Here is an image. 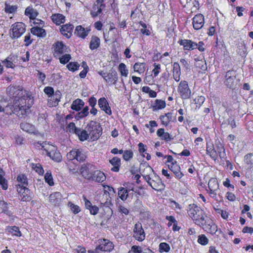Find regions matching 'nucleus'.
<instances>
[{
    "label": "nucleus",
    "mask_w": 253,
    "mask_h": 253,
    "mask_svg": "<svg viewBox=\"0 0 253 253\" xmlns=\"http://www.w3.org/2000/svg\"><path fill=\"white\" fill-rule=\"evenodd\" d=\"M3 172V169L0 168V173ZM0 185L1 188L4 190H6L8 188L7 180L5 179L4 176L0 173Z\"/></svg>",
    "instance_id": "53"
},
{
    "label": "nucleus",
    "mask_w": 253,
    "mask_h": 253,
    "mask_svg": "<svg viewBox=\"0 0 253 253\" xmlns=\"http://www.w3.org/2000/svg\"><path fill=\"white\" fill-rule=\"evenodd\" d=\"M209 239L205 234H200L198 236L197 243L202 246H206L209 243Z\"/></svg>",
    "instance_id": "56"
},
{
    "label": "nucleus",
    "mask_w": 253,
    "mask_h": 253,
    "mask_svg": "<svg viewBox=\"0 0 253 253\" xmlns=\"http://www.w3.org/2000/svg\"><path fill=\"white\" fill-rule=\"evenodd\" d=\"M68 206L70 207L71 211H73L74 214H77L81 211V208L77 205H75L71 202H69L68 204Z\"/></svg>",
    "instance_id": "58"
},
{
    "label": "nucleus",
    "mask_w": 253,
    "mask_h": 253,
    "mask_svg": "<svg viewBox=\"0 0 253 253\" xmlns=\"http://www.w3.org/2000/svg\"><path fill=\"white\" fill-rule=\"evenodd\" d=\"M134 72L139 74L143 73L145 70L144 64L136 62L133 66Z\"/></svg>",
    "instance_id": "55"
},
{
    "label": "nucleus",
    "mask_w": 253,
    "mask_h": 253,
    "mask_svg": "<svg viewBox=\"0 0 253 253\" xmlns=\"http://www.w3.org/2000/svg\"><path fill=\"white\" fill-rule=\"evenodd\" d=\"M48 198L50 203L55 206H58L61 202L62 195L60 192H55L51 193Z\"/></svg>",
    "instance_id": "24"
},
{
    "label": "nucleus",
    "mask_w": 253,
    "mask_h": 253,
    "mask_svg": "<svg viewBox=\"0 0 253 253\" xmlns=\"http://www.w3.org/2000/svg\"><path fill=\"white\" fill-rule=\"evenodd\" d=\"M103 187L104 194L105 195H110L111 193H115L114 189L112 186L104 184H101Z\"/></svg>",
    "instance_id": "60"
},
{
    "label": "nucleus",
    "mask_w": 253,
    "mask_h": 253,
    "mask_svg": "<svg viewBox=\"0 0 253 253\" xmlns=\"http://www.w3.org/2000/svg\"><path fill=\"white\" fill-rule=\"evenodd\" d=\"M178 43L183 46L185 50H193L196 49V42L187 39H181L178 41Z\"/></svg>",
    "instance_id": "20"
},
{
    "label": "nucleus",
    "mask_w": 253,
    "mask_h": 253,
    "mask_svg": "<svg viewBox=\"0 0 253 253\" xmlns=\"http://www.w3.org/2000/svg\"><path fill=\"white\" fill-rule=\"evenodd\" d=\"M193 28L195 30H201L205 25V17L202 14H197L192 19Z\"/></svg>",
    "instance_id": "15"
},
{
    "label": "nucleus",
    "mask_w": 253,
    "mask_h": 253,
    "mask_svg": "<svg viewBox=\"0 0 253 253\" xmlns=\"http://www.w3.org/2000/svg\"><path fill=\"white\" fill-rule=\"evenodd\" d=\"M17 191L19 195V199L23 202H29L31 200L32 197L30 195V190L24 185L17 184L16 185Z\"/></svg>",
    "instance_id": "10"
},
{
    "label": "nucleus",
    "mask_w": 253,
    "mask_h": 253,
    "mask_svg": "<svg viewBox=\"0 0 253 253\" xmlns=\"http://www.w3.org/2000/svg\"><path fill=\"white\" fill-rule=\"evenodd\" d=\"M55 58L59 60L61 64L65 65L69 63V61L71 59V56L70 54L66 53Z\"/></svg>",
    "instance_id": "44"
},
{
    "label": "nucleus",
    "mask_w": 253,
    "mask_h": 253,
    "mask_svg": "<svg viewBox=\"0 0 253 253\" xmlns=\"http://www.w3.org/2000/svg\"><path fill=\"white\" fill-rule=\"evenodd\" d=\"M17 9V5H11L7 2L4 3V11L8 14H12L15 13Z\"/></svg>",
    "instance_id": "47"
},
{
    "label": "nucleus",
    "mask_w": 253,
    "mask_h": 253,
    "mask_svg": "<svg viewBox=\"0 0 253 253\" xmlns=\"http://www.w3.org/2000/svg\"><path fill=\"white\" fill-rule=\"evenodd\" d=\"M170 250V247L169 244L166 242H161L159 245L158 251L160 253L164 252L169 253Z\"/></svg>",
    "instance_id": "48"
},
{
    "label": "nucleus",
    "mask_w": 253,
    "mask_h": 253,
    "mask_svg": "<svg viewBox=\"0 0 253 253\" xmlns=\"http://www.w3.org/2000/svg\"><path fill=\"white\" fill-rule=\"evenodd\" d=\"M44 180L50 186H52L54 184L51 172H46L44 174Z\"/></svg>",
    "instance_id": "59"
},
{
    "label": "nucleus",
    "mask_w": 253,
    "mask_h": 253,
    "mask_svg": "<svg viewBox=\"0 0 253 253\" xmlns=\"http://www.w3.org/2000/svg\"><path fill=\"white\" fill-rule=\"evenodd\" d=\"M208 187L205 190L208 193L209 196L217 201L218 192H219V184L216 177H211L209 180Z\"/></svg>",
    "instance_id": "7"
},
{
    "label": "nucleus",
    "mask_w": 253,
    "mask_h": 253,
    "mask_svg": "<svg viewBox=\"0 0 253 253\" xmlns=\"http://www.w3.org/2000/svg\"><path fill=\"white\" fill-rule=\"evenodd\" d=\"M6 231L13 236L20 237L22 236L21 232L19 230L18 226H7Z\"/></svg>",
    "instance_id": "38"
},
{
    "label": "nucleus",
    "mask_w": 253,
    "mask_h": 253,
    "mask_svg": "<svg viewBox=\"0 0 253 253\" xmlns=\"http://www.w3.org/2000/svg\"><path fill=\"white\" fill-rule=\"evenodd\" d=\"M89 112H88V107H84L82 111L79 112L76 115H75V119L77 120L83 119V118L87 116Z\"/></svg>",
    "instance_id": "45"
},
{
    "label": "nucleus",
    "mask_w": 253,
    "mask_h": 253,
    "mask_svg": "<svg viewBox=\"0 0 253 253\" xmlns=\"http://www.w3.org/2000/svg\"><path fill=\"white\" fill-rule=\"evenodd\" d=\"M25 14L26 16H29L30 19H34L36 15L34 14V10L30 7H27L25 11Z\"/></svg>",
    "instance_id": "64"
},
{
    "label": "nucleus",
    "mask_w": 253,
    "mask_h": 253,
    "mask_svg": "<svg viewBox=\"0 0 253 253\" xmlns=\"http://www.w3.org/2000/svg\"><path fill=\"white\" fill-rule=\"evenodd\" d=\"M133 237L139 242H142L144 240L145 233L141 223L139 222L135 223L133 229Z\"/></svg>",
    "instance_id": "9"
},
{
    "label": "nucleus",
    "mask_w": 253,
    "mask_h": 253,
    "mask_svg": "<svg viewBox=\"0 0 253 253\" xmlns=\"http://www.w3.org/2000/svg\"><path fill=\"white\" fill-rule=\"evenodd\" d=\"M78 137L79 140L84 141L86 140L89 137V134L86 129H79L78 133H75Z\"/></svg>",
    "instance_id": "41"
},
{
    "label": "nucleus",
    "mask_w": 253,
    "mask_h": 253,
    "mask_svg": "<svg viewBox=\"0 0 253 253\" xmlns=\"http://www.w3.org/2000/svg\"><path fill=\"white\" fill-rule=\"evenodd\" d=\"M32 169L35 171L39 175H43L44 170L43 169L42 167V165L39 163L38 164H31Z\"/></svg>",
    "instance_id": "51"
},
{
    "label": "nucleus",
    "mask_w": 253,
    "mask_h": 253,
    "mask_svg": "<svg viewBox=\"0 0 253 253\" xmlns=\"http://www.w3.org/2000/svg\"><path fill=\"white\" fill-rule=\"evenodd\" d=\"M207 155L214 162H216L218 158V153L214 148L213 144L211 142H208L206 146Z\"/></svg>",
    "instance_id": "21"
},
{
    "label": "nucleus",
    "mask_w": 253,
    "mask_h": 253,
    "mask_svg": "<svg viewBox=\"0 0 253 253\" xmlns=\"http://www.w3.org/2000/svg\"><path fill=\"white\" fill-rule=\"evenodd\" d=\"M118 69L122 77H127L129 74V71L126 68V65L125 63H121L119 64Z\"/></svg>",
    "instance_id": "42"
},
{
    "label": "nucleus",
    "mask_w": 253,
    "mask_h": 253,
    "mask_svg": "<svg viewBox=\"0 0 253 253\" xmlns=\"http://www.w3.org/2000/svg\"><path fill=\"white\" fill-rule=\"evenodd\" d=\"M17 56L12 54H10L4 60H2V63L7 68L14 69L15 67V65L14 64L13 62L15 61Z\"/></svg>",
    "instance_id": "27"
},
{
    "label": "nucleus",
    "mask_w": 253,
    "mask_h": 253,
    "mask_svg": "<svg viewBox=\"0 0 253 253\" xmlns=\"http://www.w3.org/2000/svg\"><path fill=\"white\" fill-rule=\"evenodd\" d=\"M118 74L116 71L111 70L107 73V76L105 77V82L110 85L116 84L118 81Z\"/></svg>",
    "instance_id": "23"
},
{
    "label": "nucleus",
    "mask_w": 253,
    "mask_h": 253,
    "mask_svg": "<svg viewBox=\"0 0 253 253\" xmlns=\"http://www.w3.org/2000/svg\"><path fill=\"white\" fill-rule=\"evenodd\" d=\"M172 66V73L173 79L176 82H178L180 80V76L181 75L179 64L178 62H174Z\"/></svg>",
    "instance_id": "29"
},
{
    "label": "nucleus",
    "mask_w": 253,
    "mask_h": 253,
    "mask_svg": "<svg viewBox=\"0 0 253 253\" xmlns=\"http://www.w3.org/2000/svg\"><path fill=\"white\" fill-rule=\"evenodd\" d=\"M84 106V102L82 99H76L73 101L72 105H71V109L76 111H79L82 110Z\"/></svg>",
    "instance_id": "37"
},
{
    "label": "nucleus",
    "mask_w": 253,
    "mask_h": 253,
    "mask_svg": "<svg viewBox=\"0 0 253 253\" xmlns=\"http://www.w3.org/2000/svg\"><path fill=\"white\" fill-rule=\"evenodd\" d=\"M165 158L167 160L166 165L168 167L169 170L173 172L176 178L179 180L184 176L183 173L181 171V168L177 162L174 160L173 157L169 155H165Z\"/></svg>",
    "instance_id": "4"
},
{
    "label": "nucleus",
    "mask_w": 253,
    "mask_h": 253,
    "mask_svg": "<svg viewBox=\"0 0 253 253\" xmlns=\"http://www.w3.org/2000/svg\"><path fill=\"white\" fill-rule=\"evenodd\" d=\"M16 179L19 183L18 184H21V185H24L25 187L27 186L29 184L28 179L25 174H19L17 176Z\"/></svg>",
    "instance_id": "43"
},
{
    "label": "nucleus",
    "mask_w": 253,
    "mask_h": 253,
    "mask_svg": "<svg viewBox=\"0 0 253 253\" xmlns=\"http://www.w3.org/2000/svg\"><path fill=\"white\" fill-rule=\"evenodd\" d=\"M109 163L113 166L111 169L112 171L118 172L121 165V159L119 157H113L111 160H109Z\"/></svg>",
    "instance_id": "33"
},
{
    "label": "nucleus",
    "mask_w": 253,
    "mask_h": 253,
    "mask_svg": "<svg viewBox=\"0 0 253 253\" xmlns=\"http://www.w3.org/2000/svg\"><path fill=\"white\" fill-rule=\"evenodd\" d=\"M51 21L56 26H61L65 22V16L60 13L52 14L50 17Z\"/></svg>",
    "instance_id": "25"
},
{
    "label": "nucleus",
    "mask_w": 253,
    "mask_h": 253,
    "mask_svg": "<svg viewBox=\"0 0 253 253\" xmlns=\"http://www.w3.org/2000/svg\"><path fill=\"white\" fill-rule=\"evenodd\" d=\"M47 103L49 107H56L60 101L61 98V91L57 90L55 91V94L50 96H47Z\"/></svg>",
    "instance_id": "18"
},
{
    "label": "nucleus",
    "mask_w": 253,
    "mask_h": 253,
    "mask_svg": "<svg viewBox=\"0 0 253 253\" xmlns=\"http://www.w3.org/2000/svg\"><path fill=\"white\" fill-rule=\"evenodd\" d=\"M102 128L101 126L99 127V128H96V129H94L91 132H89V135L91 136V139L92 141H94L98 139L101 134Z\"/></svg>",
    "instance_id": "46"
},
{
    "label": "nucleus",
    "mask_w": 253,
    "mask_h": 253,
    "mask_svg": "<svg viewBox=\"0 0 253 253\" xmlns=\"http://www.w3.org/2000/svg\"><path fill=\"white\" fill-rule=\"evenodd\" d=\"M98 106L101 110L105 112L108 115H112V112L109 106L107 99L105 97H101L98 100Z\"/></svg>",
    "instance_id": "22"
},
{
    "label": "nucleus",
    "mask_w": 253,
    "mask_h": 253,
    "mask_svg": "<svg viewBox=\"0 0 253 253\" xmlns=\"http://www.w3.org/2000/svg\"><path fill=\"white\" fill-rule=\"evenodd\" d=\"M177 91L180 98L182 100L191 98L192 91L186 81L182 80L180 82L177 87Z\"/></svg>",
    "instance_id": "8"
},
{
    "label": "nucleus",
    "mask_w": 253,
    "mask_h": 253,
    "mask_svg": "<svg viewBox=\"0 0 253 253\" xmlns=\"http://www.w3.org/2000/svg\"><path fill=\"white\" fill-rule=\"evenodd\" d=\"M80 172L82 175L87 180H89L91 178L92 172L89 171L87 165L84 164L82 166L80 169Z\"/></svg>",
    "instance_id": "36"
},
{
    "label": "nucleus",
    "mask_w": 253,
    "mask_h": 253,
    "mask_svg": "<svg viewBox=\"0 0 253 253\" xmlns=\"http://www.w3.org/2000/svg\"><path fill=\"white\" fill-rule=\"evenodd\" d=\"M74 29L73 24L68 23L60 26L59 31L62 36L69 39L72 37Z\"/></svg>",
    "instance_id": "14"
},
{
    "label": "nucleus",
    "mask_w": 253,
    "mask_h": 253,
    "mask_svg": "<svg viewBox=\"0 0 253 253\" xmlns=\"http://www.w3.org/2000/svg\"><path fill=\"white\" fill-rule=\"evenodd\" d=\"M90 30L91 29L89 27L85 28L83 26L79 25L75 27L74 34L79 38L84 39L87 37Z\"/></svg>",
    "instance_id": "19"
},
{
    "label": "nucleus",
    "mask_w": 253,
    "mask_h": 253,
    "mask_svg": "<svg viewBox=\"0 0 253 253\" xmlns=\"http://www.w3.org/2000/svg\"><path fill=\"white\" fill-rule=\"evenodd\" d=\"M122 154L123 159L126 162L130 161V159L133 157L134 155L133 152L131 149L123 151V153Z\"/></svg>",
    "instance_id": "52"
},
{
    "label": "nucleus",
    "mask_w": 253,
    "mask_h": 253,
    "mask_svg": "<svg viewBox=\"0 0 253 253\" xmlns=\"http://www.w3.org/2000/svg\"><path fill=\"white\" fill-rule=\"evenodd\" d=\"M166 107V103L165 101L160 99H156L155 101V103L152 104L151 106L153 111H157L163 109Z\"/></svg>",
    "instance_id": "30"
},
{
    "label": "nucleus",
    "mask_w": 253,
    "mask_h": 253,
    "mask_svg": "<svg viewBox=\"0 0 253 253\" xmlns=\"http://www.w3.org/2000/svg\"><path fill=\"white\" fill-rule=\"evenodd\" d=\"M0 100V112H3L6 115L15 114L18 118H25L30 111V109L33 105V99L31 98L29 92L23 89L16 91V95L14 96L13 105L7 104Z\"/></svg>",
    "instance_id": "1"
},
{
    "label": "nucleus",
    "mask_w": 253,
    "mask_h": 253,
    "mask_svg": "<svg viewBox=\"0 0 253 253\" xmlns=\"http://www.w3.org/2000/svg\"><path fill=\"white\" fill-rule=\"evenodd\" d=\"M69 161L77 160L79 162H83L85 161L86 156L83 154L80 149H73L66 155Z\"/></svg>",
    "instance_id": "11"
},
{
    "label": "nucleus",
    "mask_w": 253,
    "mask_h": 253,
    "mask_svg": "<svg viewBox=\"0 0 253 253\" xmlns=\"http://www.w3.org/2000/svg\"><path fill=\"white\" fill-rule=\"evenodd\" d=\"M205 100V98L204 96H198L194 100L196 107L200 108L203 104Z\"/></svg>",
    "instance_id": "61"
},
{
    "label": "nucleus",
    "mask_w": 253,
    "mask_h": 253,
    "mask_svg": "<svg viewBox=\"0 0 253 253\" xmlns=\"http://www.w3.org/2000/svg\"><path fill=\"white\" fill-rule=\"evenodd\" d=\"M66 128H67V131L72 134H77L80 129L76 126L74 122H70Z\"/></svg>",
    "instance_id": "54"
},
{
    "label": "nucleus",
    "mask_w": 253,
    "mask_h": 253,
    "mask_svg": "<svg viewBox=\"0 0 253 253\" xmlns=\"http://www.w3.org/2000/svg\"><path fill=\"white\" fill-rule=\"evenodd\" d=\"M244 163L247 167L248 169L251 170L253 169V154L247 153L244 156Z\"/></svg>",
    "instance_id": "32"
},
{
    "label": "nucleus",
    "mask_w": 253,
    "mask_h": 253,
    "mask_svg": "<svg viewBox=\"0 0 253 253\" xmlns=\"http://www.w3.org/2000/svg\"><path fill=\"white\" fill-rule=\"evenodd\" d=\"M98 243L99 244L97 247L100 249V251L101 252H110L113 250V243L107 239H99Z\"/></svg>",
    "instance_id": "16"
},
{
    "label": "nucleus",
    "mask_w": 253,
    "mask_h": 253,
    "mask_svg": "<svg viewBox=\"0 0 253 253\" xmlns=\"http://www.w3.org/2000/svg\"><path fill=\"white\" fill-rule=\"evenodd\" d=\"M100 126L97 124V123L94 121H91L87 124L86 126V130L88 133L91 132V131L96 129V128H99Z\"/></svg>",
    "instance_id": "50"
},
{
    "label": "nucleus",
    "mask_w": 253,
    "mask_h": 253,
    "mask_svg": "<svg viewBox=\"0 0 253 253\" xmlns=\"http://www.w3.org/2000/svg\"><path fill=\"white\" fill-rule=\"evenodd\" d=\"M25 31V24L22 22H16L11 26L9 29V36L12 39H17L21 37Z\"/></svg>",
    "instance_id": "6"
},
{
    "label": "nucleus",
    "mask_w": 253,
    "mask_h": 253,
    "mask_svg": "<svg viewBox=\"0 0 253 253\" xmlns=\"http://www.w3.org/2000/svg\"><path fill=\"white\" fill-rule=\"evenodd\" d=\"M143 251L141 246L134 245L131 247L130 251L128 253H143Z\"/></svg>",
    "instance_id": "62"
},
{
    "label": "nucleus",
    "mask_w": 253,
    "mask_h": 253,
    "mask_svg": "<svg viewBox=\"0 0 253 253\" xmlns=\"http://www.w3.org/2000/svg\"><path fill=\"white\" fill-rule=\"evenodd\" d=\"M65 45L62 42L57 41L53 44V56L54 57L60 56L64 54L65 50Z\"/></svg>",
    "instance_id": "17"
},
{
    "label": "nucleus",
    "mask_w": 253,
    "mask_h": 253,
    "mask_svg": "<svg viewBox=\"0 0 253 253\" xmlns=\"http://www.w3.org/2000/svg\"><path fill=\"white\" fill-rule=\"evenodd\" d=\"M160 120L162 125L165 126H169L170 122L172 119V115L171 113L168 112L165 115H161L160 116Z\"/></svg>",
    "instance_id": "34"
},
{
    "label": "nucleus",
    "mask_w": 253,
    "mask_h": 253,
    "mask_svg": "<svg viewBox=\"0 0 253 253\" xmlns=\"http://www.w3.org/2000/svg\"><path fill=\"white\" fill-rule=\"evenodd\" d=\"M80 64L77 62H70L66 65V68L73 73L78 70Z\"/></svg>",
    "instance_id": "49"
},
{
    "label": "nucleus",
    "mask_w": 253,
    "mask_h": 253,
    "mask_svg": "<svg viewBox=\"0 0 253 253\" xmlns=\"http://www.w3.org/2000/svg\"><path fill=\"white\" fill-rule=\"evenodd\" d=\"M170 207L174 209L177 212H180L182 210V207L181 205L178 203L177 202L172 200L170 201Z\"/></svg>",
    "instance_id": "57"
},
{
    "label": "nucleus",
    "mask_w": 253,
    "mask_h": 253,
    "mask_svg": "<svg viewBox=\"0 0 253 253\" xmlns=\"http://www.w3.org/2000/svg\"><path fill=\"white\" fill-rule=\"evenodd\" d=\"M153 66H154V68L152 70V72L153 76H154L155 77H156L158 76L159 73L161 72V64L155 63L153 64Z\"/></svg>",
    "instance_id": "63"
},
{
    "label": "nucleus",
    "mask_w": 253,
    "mask_h": 253,
    "mask_svg": "<svg viewBox=\"0 0 253 253\" xmlns=\"http://www.w3.org/2000/svg\"><path fill=\"white\" fill-rule=\"evenodd\" d=\"M187 215L197 225L201 227L207 233L212 235H216L217 232H221V229L218 230L217 225L214 223L204 211V209L196 204H190L186 208Z\"/></svg>",
    "instance_id": "2"
},
{
    "label": "nucleus",
    "mask_w": 253,
    "mask_h": 253,
    "mask_svg": "<svg viewBox=\"0 0 253 253\" xmlns=\"http://www.w3.org/2000/svg\"><path fill=\"white\" fill-rule=\"evenodd\" d=\"M105 7L104 0H96L90 11L91 17L94 18L101 14Z\"/></svg>",
    "instance_id": "12"
},
{
    "label": "nucleus",
    "mask_w": 253,
    "mask_h": 253,
    "mask_svg": "<svg viewBox=\"0 0 253 253\" xmlns=\"http://www.w3.org/2000/svg\"><path fill=\"white\" fill-rule=\"evenodd\" d=\"M31 33L38 37H45L46 36V31L42 27H39L38 26L31 28Z\"/></svg>",
    "instance_id": "31"
},
{
    "label": "nucleus",
    "mask_w": 253,
    "mask_h": 253,
    "mask_svg": "<svg viewBox=\"0 0 253 253\" xmlns=\"http://www.w3.org/2000/svg\"><path fill=\"white\" fill-rule=\"evenodd\" d=\"M106 180V176L104 172L96 170L92 172L91 178L89 180H94L97 182H102Z\"/></svg>",
    "instance_id": "26"
},
{
    "label": "nucleus",
    "mask_w": 253,
    "mask_h": 253,
    "mask_svg": "<svg viewBox=\"0 0 253 253\" xmlns=\"http://www.w3.org/2000/svg\"><path fill=\"white\" fill-rule=\"evenodd\" d=\"M20 127L22 130L30 133L34 132L35 126L34 125L27 122H22L20 124Z\"/></svg>",
    "instance_id": "39"
},
{
    "label": "nucleus",
    "mask_w": 253,
    "mask_h": 253,
    "mask_svg": "<svg viewBox=\"0 0 253 253\" xmlns=\"http://www.w3.org/2000/svg\"><path fill=\"white\" fill-rule=\"evenodd\" d=\"M43 150L45 151L47 156L50 157L52 161L56 162H61L62 156L55 146L51 145L50 148L43 149Z\"/></svg>",
    "instance_id": "13"
},
{
    "label": "nucleus",
    "mask_w": 253,
    "mask_h": 253,
    "mask_svg": "<svg viewBox=\"0 0 253 253\" xmlns=\"http://www.w3.org/2000/svg\"><path fill=\"white\" fill-rule=\"evenodd\" d=\"M142 176L144 180L154 190L157 191H162L164 190L165 185L163 183L160 176L157 175L151 176L149 174H143Z\"/></svg>",
    "instance_id": "5"
},
{
    "label": "nucleus",
    "mask_w": 253,
    "mask_h": 253,
    "mask_svg": "<svg viewBox=\"0 0 253 253\" xmlns=\"http://www.w3.org/2000/svg\"><path fill=\"white\" fill-rule=\"evenodd\" d=\"M100 45V40L99 37L96 36H92L91 37V41L89 43V48L91 50H95L99 48Z\"/></svg>",
    "instance_id": "35"
},
{
    "label": "nucleus",
    "mask_w": 253,
    "mask_h": 253,
    "mask_svg": "<svg viewBox=\"0 0 253 253\" xmlns=\"http://www.w3.org/2000/svg\"><path fill=\"white\" fill-rule=\"evenodd\" d=\"M139 196L140 193L137 191L133 184H127L126 187L118 188V196L123 201H126L127 198L132 199L134 196L138 198Z\"/></svg>",
    "instance_id": "3"
},
{
    "label": "nucleus",
    "mask_w": 253,
    "mask_h": 253,
    "mask_svg": "<svg viewBox=\"0 0 253 253\" xmlns=\"http://www.w3.org/2000/svg\"><path fill=\"white\" fill-rule=\"evenodd\" d=\"M9 203H7L3 200L0 201V208L2 209V212L10 216L12 215V212L11 211L9 210Z\"/></svg>",
    "instance_id": "40"
},
{
    "label": "nucleus",
    "mask_w": 253,
    "mask_h": 253,
    "mask_svg": "<svg viewBox=\"0 0 253 253\" xmlns=\"http://www.w3.org/2000/svg\"><path fill=\"white\" fill-rule=\"evenodd\" d=\"M157 135L160 137L162 140H165L166 142H169L173 138L172 136L169 132H165L164 128H159L157 130Z\"/></svg>",
    "instance_id": "28"
}]
</instances>
